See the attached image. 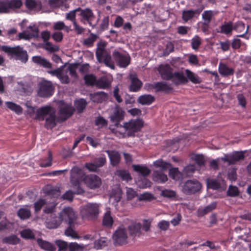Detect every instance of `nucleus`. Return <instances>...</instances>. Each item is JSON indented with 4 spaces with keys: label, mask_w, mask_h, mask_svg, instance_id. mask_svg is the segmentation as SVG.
I'll return each mask as SVG.
<instances>
[{
    "label": "nucleus",
    "mask_w": 251,
    "mask_h": 251,
    "mask_svg": "<svg viewBox=\"0 0 251 251\" xmlns=\"http://www.w3.org/2000/svg\"><path fill=\"white\" fill-rule=\"evenodd\" d=\"M1 50L6 53L8 56H11L17 60L25 63L28 59L27 51L23 47L20 46L11 47L8 46H1Z\"/></svg>",
    "instance_id": "obj_1"
},
{
    "label": "nucleus",
    "mask_w": 251,
    "mask_h": 251,
    "mask_svg": "<svg viewBox=\"0 0 251 251\" xmlns=\"http://www.w3.org/2000/svg\"><path fill=\"white\" fill-rule=\"evenodd\" d=\"M100 204L89 202L83 205L80 210V214L83 219L95 220L100 212Z\"/></svg>",
    "instance_id": "obj_2"
},
{
    "label": "nucleus",
    "mask_w": 251,
    "mask_h": 251,
    "mask_svg": "<svg viewBox=\"0 0 251 251\" xmlns=\"http://www.w3.org/2000/svg\"><path fill=\"white\" fill-rule=\"evenodd\" d=\"M144 126V121L140 118L131 119L125 122L121 129H123L124 133L126 132L128 137L134 136L135 133L139 131Z\"/></svg>",
    "instance_id": "obj_3"
},
{
    "label": "nucleus",
    "mask_w": 251,
    "mask_h": 251,
    "mask_svg": "<svg viewBox=\"0 0 251 251\" xmlns=\"http://www.w3.org/2000/svg\"><path fill=\"white\" fill-rule=\"evenodd\" d=\"M96 55L98 61L100 62H103L106 66L112 69H114V65L111 61V56L105 50V44L104 43H100L98 44Z\"/></svg>",
    "instance_id": "obj_4"
},
{
    "label": "nucleus",
    "mask_w": 251,
    "mask_h": 251,
    "mask_svg": "<svg viewBox=\"0 0 251 251\" xmlns=\"http://www.w3.org/2000/svg\"><path fill=\"white\" fill-rule=\"evenodd\" d=\"M201 188V184L198 180L189 179L182 184L181 191L185 195H191L199 192Z\"/></svg>",
    "instance_id": "obj_5"
},
{
    "label": "nucleus",
    "mask_w": 251,
    "mask_h": 251,
    "mask_svg": "<svg viewBox=\"0 0 251 251\" xmlns=\"http://www.w3.org/2000/svg\"><path fill=\"white\" fill-rule=\"evenodd\" d=\"M125 114V112L123 109L119 105H116L109 118L117 129H120L122 128V125L120 122L124 120Z\"/></svg>",
    "instance_id": "obj_6"
},
{
    "label": "nucleus",
    "mask_w": 251,
    "mask_h": 251,
    "mask_svg": "<svg viewBox=\"0 0 251 251\" xmlns=\"http://www.w3.org/2000/svg\"><path fill=\"white\" fill-rule=\"evenodd\" d=\"M62 222L64 221L67 225L76 223L77 219L76 213L70 207L64 208L59 213Z\"/></svg>",
    "instance_id": "obj_7"
},
{
    "label": "nucleus",
    "mask_w": 251,
    "mask_h": 251,
    "mask_svg": "<svg viewBox=\"0 0 251 251\" xmlns=\"http://www.w3.org/2000/svg\"><path fill=\"white\" fill-rule=\"evenodd\" d=\"M245 151H235L230 154H226L224 157H221V161L227 162L228 165L235 164L237 162L243 160L245 158Z\"/></svg>",
    "instance_id": "obj_8"
},
{
    "label": "nucleus",
    "mask_w": 251,
    "mask_h": 251,
    "mask_svg": "<svg viewBox=\"0 0 251 251\" xmlns=\"http://www.w3.org/2000/svg\"><path fill=\"white\" fill-rule=\"evenodd\" d=\"M112 238L115 245L121 246L126 244L127 239L126 229L123 226L119 227L114 232Z\"/></svg>",
    "instance_id": "obj_9"
},
{
    "label": "nucleus",
    "mask_w": 251,
    "mask_h": 251,
    "mask_svg": "<svg viewBox=\"0 0 251 251\" xmlns=\"http://www.w3.org/2000/svg\"><path fill=\"white\" fill-rule=\"evenodd\" d=\"M54 87L51 82L43 80L39 84L38 95L41 97L47 98L51 96L53 92Z\"/></svg>",
    "instance_id": "obj_10"
},
{
    "label": "nucleus",
    "mask_w": 251,
    "mask_h": 251,
    "mask_svg": "<svg viewBox=\"0 0 251 251\" xmlns=\"http://www.w3.org/2000/svg\"><path fill=\"white\" fill-rule=\"evenodd\" d=\"M58 108L60 116L63 121L70 117L75 111V108L71 104H67L63 100L59 101Z\"/></svg>",
    "instance_id": "obj_11"
},
{
    "label": "nucleus",
    "mask_w": 251,
    "mask_h": 251,
    "mask_svg": "<svg viewBox=\"0 0 251 251\" xmlns=\"http://www.w3.org/2000/svg\"><path fill=\"white\" fill-rule=\"evenodd\" d=\"M79 9L80 10H79V13L78 15L81 17L80 21L84 23L86 21L91 26L93 27L95 26L96 24H93L92 21L95 19V16L92 10L89 8L83 9L79 7Z\"/></svg>",
    "instance_id": "obj_12"
},
{
    "label": "nucleus",
    "mask_w": 251,
    "mask_h": 251,
    "mask_svg": "<svg viewBox=\"0 0 251 251\" xmlns=\"http://www.w3.org/2000/svg\"><path fill=\"white\" fill-rule=\"evenodd\" d=\"M62 224L60 215L55 214H50L46 219L45 224L48 229H55L58 228Z\"/></svg>",
    "instance_id": "obj_13"
},
{
    "label": "nucleus",
    "mask_w": 251,
    "mask_h": 251,
    "mask_svg": "<svg viewBox=\"0 0 251 251\" xmlns=\"http://www.w3.org/2000/svg\"><path fill=\"white\" fill-rule=\"evenodd\" d=\"M113 57L118 65L123 68H126L130 63L129 56L125 55L117 50L113 52Z\"/></svg>",
    "instance_id": "obj_14"
},
{
    "label": "nucleus",
    "mask_w": 251,
    "mask_h": 251,
    "mask_svg": "<svg viewBox=\"0 0 251 251\" xmlns=\"http://www.w3.org/2000/svg\"><path fill=\"white\" fill-rule=\"evenodd\" d=\"M83 180L88 187L91 189L98 188L101 184L100 178L96 175H87L85 176Z\"/></svg>",
    "instance_id": "obj_15"
},
{
    "label": "nucleus",
    "mask_w": 251,
    "mask_h": 251,
    "mask_svg": "<svg viewBox=\"0 0 251 251\" xmlns=\"http://www.w3.org/2000/svg\"><path fill=\"white\" fill-rule=\"evenodd\" d=\"M239 27L244 29L245 28V24L243 22L239 21L233 26L232 23L231 22H228L221 26L220 32L225 34H228L231 32L232 29L238 30V28Z\"/></svg>",
    "instance_id": "obj_16"
},
{
    "label": "nucleus",
    "mask_w": 251,
    "mask_h": 251,
    "mask_svg": "<svg viewBox=\"0 0 251 251\" xmlns=\"http://www.w3.org/2000/svg\"><path fill=\"white\" fill-rule=\"evenodd\" d=\"M71 182L73 185L78 187L82 176L81 170L77 167H73L70 172Z\"/></svg>",
    "instance_id": "obj_17"
},
{
    "label": "nucleus",
    "mask_w": 251,
    "mask_h": 251,
    "mask_svg": "<svg viewBox=\"0 0 251 251\" xmlns=\"http://www.w3.org/2000/svg\"><path fill=\"white\" fill-rule=\"evenodd\" d=\"M160 75L163 79L166 80H171L173 75V69L168 65H160L158 69Z\"/></svg>",
    "instance_id": "obj_18"
},
{
    "label": "nucleus",
    "mask_w": 251,
    "mask_h": 251,
    "mask_svg": "<svg viewBox=\"0 0 251 251\" xmlns=\"http://www.w3.org/2000/svg\"><path fill=\"white\" fill-rule=\"evenodd\" d=\"M53 110L54 109L50 106L42 107L36 110L35 118L39 121H43L45 117H47Z\"/></svg>",
    "instance_id": "obj_19"
},
{
    "label": "nucleus",
    "mask_w": 251,
    "mask_h": 251,
    "mask_svg": "<svg viewBox=\"0 0 251 251\" xmlns=\"http://www.w3.org/2000/svg\"><path fill=\"white\" fill-rule=\"evenodd\" d=\"M129 78L131 80V84L129 87V91L132 92L139 91L143 85L142 81L138 78L135 75H130Z\"/></svg>",
    "instance_id": "obj_20"
},
{
    "label": "nucleus",
    "mask_w": 251,
    "mask_h": 251,
    "mask_svg": "<svg viewBox=\"0 0 251 251\" xmlns=\"http://www.w3.org/2000/svg\"><path fill=\"white\" fill-rule=\"evenodd\" d=\"M57 118L54 110L52 111L46 118L45 127L48 129H51L56 125Z\"/></svg>",
    "instance_id": "obj_21"
},
{
    "label": "nucleus",
    "mask_w": 251,
    "mask_h": 251,
    "mask_svg": "<svg viewBox=\"0 0 251 251\" xmlns=\"http://www.w3.org/2000/svg\"><path fill=\"white\" fill-rule=\"evenodd\" d=\"M32 61L37 65L46 69L52 68L51 63L45 58L41 56H34L32 58Z\"/></svg>",
    "instance_id": "obj_22"
},
{
    "label": "nucleus",
    "mask_w": 251,
    "mask_h": 251,
    "mask_svg": "<svg viewBox=\"0 0 251 251\" xmlns=\"http://www.w3.org/2000/svg\"><path fill=\"white\" fill-rule=\"evenodd\" d=\"M105 151L107 153L113 166H116L120 163L121 155L118 151L114 150H106Z\"/></svg>",
    "instance_id": "obj_23"
},
{
    "label": "nucleus",
    "mask_w": 251,
    "mask_h": 251,
    "mask_svg": "<svg viewBox=\"0 0 251 251\" xmlns=\"http://www.w3.org/2000/svg\"><path fill=\"white\" fill-rule=\"evenodd\" d=\"M202 10L203 7H201L196 10H184L182 11V19L186 22L193 18L195 15H199Z\"/></svg>",
    "instance_id": "obj_24"
},
{
    "label": "nucleus",
    "mask_w": 251,
    "mask_h": 251,
    "mask_svg": "<svg viewBox=\"0 0 251 251\" xmlns=\"http://www.w3.org/2000/svg\"><path fill=\"white\" fill-rule=\"evenodd\" d=\"M171 80H172L173 83L176 85L185 84L188 81L184 74L180 72H175L173 73Z\"/></svg>",
    "instance_id": "obj_25"
},
{
    "label": "nucleus",
    "mask_w": 251,
    "mask_h": 251,
    "mask_svg": "<svg viewBox=\"0 0 251 251\" xmlns=\"http://www.w3.org/2000/svg\"><path fill=\"white\" fill-rule=\"evenodd\" d=\"M90 97L91 100L96 103H101L106 101L108 99L107 94L102 91L91 94Z\"/></svg>",
    "instance_id": "obj_26"
},
{
    "label": "nucleus",
    "mask_w": 251,
    "mask_h": 251,
    "mask_svg": "<svg viewBox=\"0 0 251 251\" xmlns=\"http://www.w3.org/2000/svg\"><path fill=\"white\" fill-rule=\"evenodd\" d=\"M207 187L213 190H218L225 184L224 180L216 179L214 178H207L206 179Z\"/></svg>",
    "instance_id": "obj_27"
},
{
    "label": "nucleus",
    "mask_w": 251,
    "mask_h": 251,
    "mask_svg": "<svg viewBox=\"0 0 251 251\" xmlns=\"http://www.w3.org/2000/svg\"><path fill=\"white\" fill-rule=\"evenodd\" d=\"M217 203L213 202L209 205L204 207H200L197 211V215L199 217H201L210 213L216 208Z\"/></svg>",
    "instance_id": "obj_28"
},
{
    "label": "nucleus",
    "mask_w": 251,
    "mask_h": 251,
    "mask_svg": "<svg viewBox=\"0 0 251 251\" xmlns=\"http://www.w3.org/2000/svg\"><path fill=\"white\" fill-rule=\"evenodd\" d=\"M77 225V223L68 224V227L65 229L64 234L68 237H71L74 239H79V236L78 235L77 232L75 231V226Z\"/></svg>",
    "instance_id": "obj_29"
},
{
    "label": "nucleus",
    "mask_w": 251,
    "mask_h": 251,
    "mask_svg": "<svg viewBox=\"0 0 251 251\" xmlns=\"http://www.w3.org/2000/svg\"><path fill=\"white\" fill-rule=\"evenodd\" d=\"M163 171L162 170L154 171L152 175L153 180L158 183H164L167 181V176L163 173Z\"/></svg>",
    "instance_id": "obj_30"
},
{
    "label": "nucleus",
    "mask_w": 251,
    "mask_h": 251,
    "mask_svg": "<svg viewBox=\"0 0 251 251\" xmlns=\"http://www.w3.org/2000/svg\"><path fill=\"white\" fill-rule=\"evenodd\" d=\"M156 92L162 91L166 93H169L172 90L173 88L169 84L165 82H157L155 83Z\"/></svg>",
    "instance_id": "obj_31"
},
{
    "label": "nucleus",
    "mask_w": 251,
    "mask_h": 251,
    "mask_svg": "<svg viewBox=\"0 0 251 251\" xmlns=\"http://www.w3.org/2000/svg\"><path fill=\"white\" fill-rule=\"evenodd\" d=\"M37 243L39 246L43 250L47 251H55V247L51 243L38 238L37 240Z\"/></svg>",
    "instance_id": "obj_32"
},
{
    "label": "nucleus",
    "mask_w": 251,
    "mask_h": 251,
    "mask_svg": "<svg viewBox=\"0 0 251 251\" xmlns=\"http://www.w3.org/2000/svg\"><path fill=\"white\" fill-rule=\"evenodd\" d=\"M142 225L140 223H132L128 226L129 234L132 236H139L141 233Z\"/></svg>",
    "instance_id": "obj_33"
},
{
    "label": "nucleus",
    "mask_w": 251,
    "mask_h": 251,
    "mask_svg": "<svg viewBox=\"0 0 251 251\" xmlns=\"http://www.w3.org/2000/svg\"><path fill=\"white\" fill-rule=\"evenodd\" d=\"M132 168L135 172L141 174L143 176H148L151 173L150 169L146 166L133 165Z\"/></svg>",
    "instance_id": "obj_34"
},
{
    "label": "nucleus",
    "mask_w": 251,
    "mask_h": 251,
    "mask_svg": "<svg viewBox=\"0 0 251 251\" xmlns=\"http://www.w3.org/2000/svg\"><path fill=\"white\" fill-rule=\"evenodd\" d=\"M219 72L223 76H228L232 75L234 74V71L232 68L228 67L225 64L220 63Z\"/></svg>",
    "instance_id": "obj_35"
},
{
    "label": "nucleus",
    "mask_w": 251,
    "mask_h": 251,
    "mask_svg": "<svg viewBox=\"0 0 251 251\" xmlns=\"http://www.w3.org/2000/svg\"><path fill=\"white\" fill-rule=\"evenodd\" d=\"M154 100V97L151 95H144L138 98L137 101L142 105H150Z\"/></svg>",
    "instance_id": "obj_36"
},
{
    "label": "nucleus",
    "mask_w": 251,
    "mask_h": 251,
    "mask_svg": "<svg viewBox=\"0 0 251 251\" xmlns=\"http://www.w3.org/2000/svg\"><path fill=\"white\" fill-rule=\"evenodd\" d=\"M26 7L29 9H34L39 11L42 8V4L40 1L35 0H26L25 2Z\"/></svg>",
    "instance_id": "obj_37"
},
{
    "label": "nucleus",
    "mask_w": 251,
    "mask_h": 251,
    "mask_svg": "<svg viewBox=\"0 0 251 251\" xmlns=\"http://www.w3.org/2000/svg\"><path fill=\"white\" fill-rule=\"evenodd\" d=\"M110 86V82L108 79L105 77H101L98 80H97L96 86L100 89H106Z\"/></svg>",
    "instance_id": "obj_38"
},
{
    "label": "nucleus",
    "mask_w": 251,
    "mask_h": 251,
    "mask_svg": "<svg viewBox=\"0 0 251 251\" xmlns=\"http://www.w3.org/2000/svg\"><path fill=\"white\" fill-rule=\"evenodd\" d=\"M17 215L22 220L29 219L31 216L30 210L26 208L23 207L19 209L17 212Z\"/></svg>",
    "instance_id": "obj_39"
},
{
    "label": "nucleus",
    "mask_w": 251,
    "mask_h": 251,
    "mask_svg": "<svg viewBox=\"0 0 251 251\" xmlns=\"http://www.w3.org/2000/svg\"><path fill=\"white\" fill-rule=\"evenodd\" d=\"M87 103L83 99H80L75 102V106L78 113L83 112L87 106Z\"/></svg>",
    "instance_id": "obj_40"
},
{
    "label": "nucleus",
    "mask_w": 251,
    "mask_h": 251,
    "mask_svg": "<svg viewBox=\"0 0 251 251\" xmlns=\"http://www.w3.org/2000/svg\"><path fill=\"white\" fill-rule=\"evenodd\" d=\"M83 79L86 85L91 86H96L97 78L95 75L93 74L85 75L83 77Z\"/></svg>",
    "instance_id": "obj_41"
},
{
    "label": "nucleus",
    "mask_w": 251,
    "mask_h": 251,
    "mask_svg": "<svg viewBox=\"0 0 251 251\" xmlns=\"http://www.w3.org/2000/svg\"><path fill=\"white\" fill-rule=\"evenodd\" d=\"M188 78L193 83L199 84L201 82V79L196 74L189 70L185 71Z\"/></svg>",
    "instance_id": "obj_42"
},
{
    "label": "nucleus",
    "mask_w": 251,
    "mask_h": 251,
    "mask_svg": "<svg viewBox=\"0 0 251 251\" xmlns=\"http://www.w3.org/2000/svg\"><path fill=\"white\" fill-rule=\"evenodd\" d=\"M115 175L122 178L123 180L128 181L132 179L130 174L126 170H117L115 173Z\"/></svg>",
    "instance_id": "obj_43"
},
{
    "label": "nucleus",
    "mask_w": 251,
    "mask_h": 251,
    "mask_svg": "<svg viewBox=\"0 0 251 251\" xmlns=\"http://www.w3.org/2000/svg\"><path fill=\"white\" fill-rule=\"evenodd\" d=\"M102 223L103 225L106 227H110L112 226L113 223V220L111 216L110 211H107L105 213L103 216Z\"/></svg>",
    "instance_id": "obj_44"
},
{
    "label": "nucleus",
    "mask_w": 251,
    "mask_h": 251,
    "mask_svg": "<svg viewBox=\"0 0 251 251\" xmlns=\"http://www.w3.org/2000/svg\"><path fill=\"white\" fill-rule=\"evenodd\" d=\"M153 165L156 168H160V170L165 171L167 170L171 166L170 163L163 161L162 159H159L153 162Z\"/></svg>",
    "instance_id": "obj_45"
},
{
    "label": "nucleus",
    "mask_w": 251,
    "mask_h": 251,
    "mask_svg": "<svg viewBox=\"0 0 251 251\" xmlns=\"http://www.w3.org/2000/svg\"><path fill=\"white\" fill-rule=\"evenodd\" d=\"M122 195V191L120 188L117 187L112 190L110 197L113 198L116 202L120 201Z\"/></svg>",
    "instance_id": "obj_46"
},
{
    "label": "nucleus",
    "mask_w": 251,
    "mask_h": 251,
    "mask_svg": "<svg viewBox=\"0 0 251 251\" xmlns=\"http://www.w3.org/2000/svg\"><path fill=\"white\" fill-rule=\"evenodd\" d=\"M214 15V12L211 10L204 11L202 14V18L204 20L203 25H208L211 21L212 17Z\"/></svg>",
    "instance_id": "obj_47"
},
{
    "label": "nucleus",
    "mask_w": 251,
    "mask_h": 251,
    "mask_svg": "<svg viewBox=\"0 0 251 251\" xmlns=\"http://www.w3.org/2000/svg\"><path fill=\"white\" fill-rule=\"evenodd\" d=\"M8 8L10 9H18L20 8L22 5V1L21 0H6Z\"/></svg>",
    "instance_id": "obj_48"
},
{
    "label": "nucleus",
    "mask_w": 251,
    "mask_h": 251,
    "mask_svg": "<svg viewBox=\"0 0 251 251\" xmlns=\"http://www.w3.org/2000/svg\"><path fill=\"white\" fill-rule=\"evenodd\" d=\"M52 156L50 151H48V157L47 159H42L40 163V166L41 167H50L52 164Z\"/></svg>",
    "instance_id": "obj_49"
},
{
    "label": "nucleus",
    "mask_w": 251,
    "mask_h": 251,
    "mask_svg": "<svg viewBox=\"0 0 251 251\" xmlns=\"http://www.w3.org/2000/svg\"><path fill=\"white\" fill-rule=\"evenodd\" d=\"M196 169L194 165H189L186 166L182 171V174L186 177L192 176Z\"/></svg>",
    "instance_id": "obj_50"
},
{
    "label": "nucleus",
    "mask_w": 251,
    "mask_h": 251,
    "mask_svg": "<svg viewBox=\"0 0 251 251\" xmlns=\"http://www.w3.org/2000/svg\"><path fill=\"white\" fill-rule=\"evenodd\" d=\"M5 104L9 109L17 114H20L22 112V108L13 102L6 101Z\"/></svg>",
    "instance_id": "obj_51"
},
{
    "label": "nucleus",
    "mask_w": 251,
    "mask_h": 251,
    "mask_svg": "<svg viewBox=\"0 0 251 251\" xmlns=\"http://www.w3.org/2000/svg\"><path fill=\"white\" fill-rule=\"evenodd\" d=\"M2 241L4 243L16 245L19 243V239L15 235H12L3 238Z\"/></svg>",
    "instance_id": "obj_52"
},
{
    "label": "nucleus",
    "mask_w": 251,
    "mask_h": 251,
    "mask_svg": "<svg viewBox=\"0 0 251 251\" xmlns=\"http://www.w3.org/2000/svg\"><path fill=\"white\" fill-rule=\"evenodd\" d=\"M21 236L22 238L26 239H34L35 235L31 230L29 229H25L21 231Z\"/></svg>",
    "instance_id": "obj_53"
},
{
    "label": "nucleus",
    "mask_w": 251,
    "mask_h": 251,
    "mask_svg": "<svg viewBox=\"0 0 251 251\" xmlns=\"http://www.w3.org/2000/svg\"><path fill=\"white\" fill-rule=\"evenodd\" d=\"M79 10L80 9L78 7L67 13L66 15V19L72 21L73 24L74 22H76L75 17L76 12H79Z\"/></svg>",
    "instance_id": "obj_54"
},
{
    "label": "nucleus",
    "mask_w": 251,
    "mask_h": 251,
    "mask_svg": "<svg viewBox=\"0 0 251 251\" xmlns=\"http://www.w3.org/2000/svg\"><path fill=\"white\" fill-rule=\"evenodd\" d=\"M226 194L228 196L235 197L239 195V192L236 186L230 185L227 191Z\"/></svg>",
    "instance_id": "obj_55"
},
{
    "label": "nucleus",
    "mask_w": 251,
    "mask_h": 251,
    "mask_svg": "<svg viewBox=\"0 0 251 251\" xmlns=\"http://www.w3.org/2000/svg\"><path fill=\"white\" fill-rule=\"evenodd\" d=\"M201 44V39L200 37L196 35L192 39L191 46L193 49L198 50Z\"/></svg>",
    "instance_id": "obj_56"
},
{
    "label": "nucleus",
    "mask_w": 251,
    "mask_h": 251,
    "mask_svg": "<svg viewBox=\"0 0 251 251\" xmlns=\"http://www.w3.org/2000/svg\"><path fill=\"white\" fill-rule=\"evenodd\" d=\"M56 203L52 202L49 204H47L45 206L44 209V212L47 214H54L53 212L55 211L56 208Z\"/></svg>",
    "instance_id": "obj_57"
},
{
    "label": "nucleus",
    "mask_w": 251,
    "mask_h": 251,
    "mask_svg": "<svg viewBox=\"0 0 251 251\" xmlns=\"http://www.w3.org/2000/svg\"><path fill=\"white\" fill-rule=\"evenodd\" d=\"M169 175L173 179L178 180L181 176V173L179 172L178 168H172L169 170Z\"/></svg>",
    "instance_id": "obj_58"
},
{
    "label": "nucleus",
    "mask_w": 251,
    "mask_h": 251,
    "mask_svg": "<svg viewBox=\"0 0 251 251\" xmlns=\"http://www.w3.org/2000/svg\"><path fill=\"white\" fill-rule=\"evenodd\" d=\"M55 244L58 248V251H67L68 244L66 242L58 240L55 241Z\"/></svg>",
    "instance_id": "obj_59"
},
{
    "label": "nucleus",
    "mask_w": 251,
    "mask_h": 251,
    "mask_svg": "<svg viewBox=\"0 0 251 251\" xmlns=\"http://www.w3.org/2000/svg\"><path fill=\"white\" fill-rule=\"evenodd\" d=\"M97 36L94 34H91L90 37L83 41V44L88 47L93 45L94 42L97 39Z\"/></svg>",
    "instance_id": "obj_60"
},
{
    "label": "nucleus",
    "mask_w": 251,
    "mask_h": 251,
    "mask_svg": "<svg viewBox=\"0 0 251 251\" xmlns=\"http://www.w3.org/2000/svg\"><path fill=\"white\" fill-rule=\"evenodd\" d=\"M28 32L29 30L26 29L22 32L19 33L18 34L19 39H25L29 40L32 38V37L34 35L32 34H29Z\"/></svg>",
    "instance_id": "obj_61"
},
{
    "label": "nucleus",
    "mask_w": 251,
    "mask_h": 251,
    "mask_svg": "<svg viewBox=\"0 0 251 251\" xmlns=\"http://www.w3.org/2000/svg\"><path fill=\"white\" fill-rule=\"evenodd\" d=\"M95 125L100 127H102L107 125V121L102 117L99 116L95 121Z\"/></svg>",
    "instance_id": "obj_62"
},
{
    "label": "nucleus",
    "mask_w": 251,
    "mask_h": 251,
    "mask_svg": "<svg viewBox=\"0 0 251 251\" xmlns=\"http://www.w3.org/2000/svg\"><path fill=\"white\" fill-rule=\"evenodd\" d=\"M44 48L50 52H55L59 50L57 46H54L52 44L49 42H46Z\"/></svg>",
    "instance_id": "obj_63"
},
{
    "label": "nucleus",
    "mask_w": 251,
    "mask_h": 251,
    "mask_svg": "<svg viewBox=\"0 0 251 251\" xmlns=\"http://www.w3.org/2000/svg\"><path fill=\"white\" fill-rule=\"evenodd\" d=\"M83 247L76 243H71L68 245V249L69 251H79L83 249Z\"/></svg>",
    "instance_id": "obj_64"
}]
</instances>
